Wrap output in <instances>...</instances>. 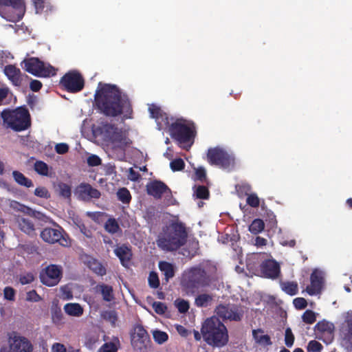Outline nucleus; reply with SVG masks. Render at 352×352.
I'll list each match as a JSON object with an SVG mask.
<instances>
[{"label": "nucleus", "mask_w": 352, "mask_h": 352, "mask_svg": "<svg viewBox=\"0 0 352 352\" xmlns=\"http://www.w3.org/2000/svg\"><path fill=\"white\" fill-rule=\"evenodd\" d=\"M95 102L98 109L107 116L123 115L124 119L131 118L133 108L129 96L115 85L99 83Z\"/></svg>", "instance_id": "1"}, {"label": "nucleus", "mask_w": 352, "mask_h": 352, "mask_svg": "<svg viewBox=\"0 0 352 352\" xmlns=\"http://www.w3.org/2000/svg\"><path fill=\"white\" fill-rule=\"evenodd\" d=\"M188 233L184 223L173 222L163 227L156 240L157 245L166 252H174L184 245Z\"/></svg>", "instance_id": "2"}, {"label": "nucleus", "mask_w": 352, "mask_h": 352, "mask_svg": "<svg viewBox=\"0 0 352 352\" xmlns=\"http://www.w3.org/2000/svg\"><path fill=\"white\" fill-rule=\"evenodd\" d=\"M201 332L204 341L212 347L221 348L228 342L227 328L217 318H207L202 324Z\"/></svg>", "instance_id": "3"}, {"label": "nucleus", "mask_w": 352, "mask_h": 352, "mask_svg": "<svg viewBox=\"0 0 352 352\" xmlns=\"http://www.w3.org/2000/svg\"><path fill=\"white\" fill-rule=\"evenodd\" d=\"M212 276L201 265L186 270L182 277V286L188 295H194L199 288L209 287L212 282Z\"/></svg>", "instance_id": "4"}, {"label": "nucleus", "mask_w": 352, "mask_h": 352, "mask_svg": "<svg viewBox=\"0 0 352 352\" xmlns=\"http://www.w3.org/2000/svg\"><path fill=\"white\" fill-rule=\"evenodd\" d=\"M93 131L96 135L101 137L104 141L111 142L122 149L131 143L122 129L107 121L100 122L94 127Z\"/></svg>", "instance_id": "5"}, {"label": "nucleus", "mask_w": 352, "mask_h": 352, "mask_svg": "<svg viewBox=\"0 0 352 352\" xmlns=\"http://www.w3.org/2000/svg\"><path fill=\"white\" fill-rule=\"evenodd\" d=\"M1 118L3 125L15 131H24L31 124L30 113L25 108H19L14 111L3 110Z\"/></svg>", "instance_id": "6"}, {"label": "nucleus", "mask_w": 352, "mask_h": 352, "mask_svg": "<svg viewBox=\"0 0 352 352\" xmlns=\"http://www.w3.org/2000/svg\"><path fill=\"white\" fill-rule=\"evenodd\" d=\"M169 132L173 139L177 141L182 147H188L193 143L195 131L193 125L187 124L186 120H177L169 127Z\"/></svg>", "instance_id": "7"}, {"label": "nucleus", "mask_w": 352, "mask_h": 352, "mask_svg": "<svg viewBox=\"0 0 352 352\" xmlns=\"http://www.w3.org/2000/svg\"><path fill=\"white\" fill-rule=\"evenodd\" d=\"M25 12L24 0H0V16L8 21H19Z\"/></svg>", "instance_id": "8"}, {"label": "nucleus", "mask_w": 352, "mask_h": 352, "mask_svg": "<svg viewBox=\"0 0 352 352\" xmlns=\"http://www.w3.org/2000/svg\"><path fill=\"white\" fill-rule=\"evenodd\" d=\"M24 69L28 73L39 78H49L56 74V69L50 63H45L37 57L23 60Z\"/></svg>", "instance_id": "9"}, {"label": "nucleus", "mask_w": 352, "mask_h": 352, "mask_svg": "<svg viewBox=\"0 0 352 352\" xmlns=\"http://www.w3.org/2000/svg\"><path fill=\"white\" fill-rule=\"evenodd\" d=\"M208 162L223 169H231L234 166V157L219 147L210 148L207 152Z\"/></svg>", "instance_id": "10"}, {"label": "nucleus", "mask_w": 352, "mask_h": 352, "mask_svg": "<svg viewBox=\"0 0 352 352\" xmlns=\"http://www.w3.org/2000/svg\"><path fill=\"white\" fill-rule=\"evenodd\" d=\"M59 85L67 92L75 94L83 89L85 80L79 72L71 70L60 78Z\"/></svg>", "instance_id": "11"}, {"label": "nucleus", "mask_w": 352, "mask_h": 352, "mask_svg": "<svg viewBox=\"0 0 352 352\" xmlns=\"http://www.w3.org/2000/svg\"><path fill=\"white\" fill-rule=\"evenodd\" d=\"M215 312L223 320L240 322L244 316V310L241 305L230 303L219 305Z\"/></svg>", "instance_id": "12"}, {"label": "nucleus", "mask_w": 352, "mask_h": 352, "mask_svg": "<svg viewBox=\"0 0 352 352\" xmlns=\"http://www.w3.org/2000/svg\"><path fill=\"white\" fill-rule=\"evenodd\" d=\"M41 237L44 241L50 244L58 243L63 247H69L71 245L68 236L60 228H45L41 231Z\"/></svg>", "instance_id": "13"}, {"label": "nucleus", "mask_w": 352, "mask_h": 352, "mask_svg": "<svg viewBox=\"0 0 352 352\" xmlns=\"http://www.w3.org/2000/svg\"><path fill=\"white\" fill-rule=\"evenodd\" d=\"M63 276V268L60 265L50 264L43 269L39 274L41 282L47 286L54 287L59 283Z\"/></svg>", "instance_id": "14"}, {"label": "nucleus", "mask_w": 352, "mask_h": 352, "mask_svg": "<svg viewBox=\"0 0 352 352\" xmlns=\"http://www.w3.org/2000/svg\"><path fill=\"white\" fill-rule=\"evenodd\" d=\"M146 190L148 195L153 197L155 199H161L164 195L168 201L173 199L171 190L161 180L154 179L147 183Z\"/></svg>", "instance_id": "15"}, {"label": "nucleus", "mask_w": 352, "mask_h": 352, "mask_svg": "<svg viewBox=\"0 0 352 352\" xmlns=\"http://www.w3.org/2000/svg\"><path fill=\"white\" fill-rule=\"evenodd\" d=\"M150 342V337L146 329L142 325H137L131 336V343L134 348L142 350L146 348Z\"/></svg>", "instance_id": "16"}, {"label": "nucleus", "mask_w": 352, "mask_h": 352, "mask_svg": "<svg viewBox=\"0 0 352 352\" xmlns=\"http://www.w3.org/2000/svg\"><path fill=\"white\" fill-rule=\"evenodd\" d=\"M310 282V285L307 286L306 288L307 292L310 296L320 294L324 284L322 273L318 270H314L311 274Z\"/></svg>", "instance_id": "17"}, {"label": "nucleus", "mask_w": 352, "mask_h": 352, "mask_svg": "<svg viewBox=\"0 0 352 352\" xmlns=\"http://www.w3.org/2000/svg\"><path fill=\"white\" fill-rule=\"evenodd\" d=\"M76 193L82 200L91 198L99 199L101 196V193L98 189L93 188L87 183H81L78 185L76 188Z\"/></svg>", "instance_id": "18"}, {"label": "nucleus", "mask_w": 352, "mask_h": 352, "mask_svg": "<svg viewBox=\"0 0 352 352\" xmlns=\"http://www.w3.org/2000/svg\"><path fill=\"white\" fill-rule=\"evenodd\" d=\"M260 267L261 273L266 278L274 279L279 276L280 266L275 261L266 260L261 263Z\"/></svg>", "instance_id": "19"}, {"label": "nucleus", "mask_w": 352, "mask_h": 352, "mask_svg": "<svg viewBox=\"0 0 352 352\" xmlns=\"http://www.w3.org/2000/svg\"><path fill=\"white\" fill-rule=\"evenodd\" d=\"M32 346L30 341L21 336H14L10 344L11 352H32Z\"/></svg>", "instance_id": "20"}, {"label": "nucleus", "mask_w": 352, "mask_h": 352, "mask_svg": "<svg viewBox=\"0 0 352 352\" xmlns=\"http://www.w3.org/2000/svg\"><path fill=\"white\" fill-rule=\"evenodd\" d=\"M114 253L119 258L121 264L124 267H127L133 256L131 249L124 244L118 246L114 250Z\"/></svg>", "instance_id": "21"}, {"label": "nucleus", "mask_w": 352, "mask_h": 352, "mask_svg": "<svg viewBox=\"0 0 352 352\" xmlns=\"http://www.w3.org/2000/svg\"><path fill=\"white\" fill-rule=\"evenodd\" d=\"M4 73L14 85L20 86L21 85L22 79L20 69L13 65H8L5 67Z\"/></svg>", "instance_id": "22"}, {"label": "nucleus", "mask_w": 352, "mask_h": 352, "mask_svg": "<svg viewBox=\"0 0 352 352\" xmlns=\"http://www.w3.org/2000/svg\"><path fill=\"white\" fill-rule=\"evenodd\" d=\"M16 223L19 228L24 233L29 236L35 234L34 224L30 218H25L23 217H18L16 218Z\"/></svg>", "instance_id": "23"}, {"label": "nucleus", "mask_w": 352, "mask_h": 352, "mask_svg": "<svg viewBox=\"0 0 352 352\" xmlns=\"http://www.w3.org/2000/svg\"><path fill=\"white\" fill-rule=\"evenodd\" d=\"M97 292H100L102 298L106 302H111L114 299L113 289L112 286L104 283L98 284L96 287Z\"/></svg>", "instance_id": "24"}, {"label": "nucleus", "mask_w": 352, "mask_h": 352, "mask_svg": "<svg viewBox=\"0 0 352 352\" xmlns=\"http://www.w3.org/2000/svg\"><path fill=\"white\" fill-rule=\"evenodd\" d=\"M159 269L163 273L166 283L175 276V268L172 263L167 261H160Z\"/></svg>", "instance_id": "25"}, {"label": "nucleus", "mask_w": 352, "mask_h": 352, "mask_svg": "<svg viewBox=\"0 0 352 352\" xmlns=\"http://www.w3.org/2000/svg\"><path fill=\"white\" fill-rule=\"evenodd\" d=\"M64 310L72 316L79 317L83 314V308L78 303H67L64 306Z\"/></svg>", "instance_id": "26"}, {"label": "nucleus", "mask_w": 352, "mask_h": 352, "mask_svg": "<svg viewBox=\"0 0 352 352\" xmlns=\"http://www.w3.org/2000/svg\"><path fill=\"white\" fill-rule=\"evenodd\" d=\"M12 177L14 181L20 186L30 188L34 186L32 181L26 177L22 173L18 170H14L12 172Z\"/></svg>", "instance_id": "27"}, {"label": "nucleus", "mask_w": 352, "mask_h": 352, "mask_svg": "<svg viewBox=\"0 0 352 352\" xmlns=\"http://www.w3.org/2000/svg\"><path fill=\"white\" fill-rule=\"evenodd\" d=\"M282 290L290 296L296 295L298 292V285L294 281H285L280 283Z\"/></svg>", "instance_id": "28"}, {"label": "nucleus", "mask_w": 352, "mask_h": 352, "mask_svg": "<svg viewBox=\"0 0 352 352\" xmlns=\"http://www.w3.org/2000/svg\"><path fill=\"white\" fill-rule=\"evenodd\" d=\"M263 333V331L261 329H254L252 331L254 339L257 343L261 344L271 345L272 342L270 337L268 335H260V333Z\"/></svg>", "instance_id": "29"}, {"label": "nucleus", "mask_w": 352, "mask_h": 352, "mask_svg": "<svg viewBox=\"0 0 352 352\" xmlns=\"http://www.w3.org/2000/svg\"><path fill=\"white\" fill-rule=\"evenodd\" d=\"M51 314L52 320L54 324H59L63 322V314L60 307L57 304L53 303L52 305Z\"/></svg>", "instance_id": "30"}, {"label": "nucleus", "mask_w": 352, "mask_h": 352, "mask_svg": "<svg viewBox=\"0 0 352 352\" xmlns=\"http://www.w3.org/2000/svg\"><path fill=\"white\" fill-rule=\"evenodd\" d=\"M212 300V296L208 294H201L195 298V304L198 307H206L210 304Z\"/></svg>", "instance_id": "31"}, {"label": "nucleus", "mask_w": 352, "mask_h": 352, "mask_svg": "<svg viewBox=\"0 0 352 352\" xmlns=\"http://www.w3.org/2000/svg\"><path fill=\"white\" fill-rule=\"evenodd\" d=\"M334 325L333 323L326 320H322L318 322L315 326V330L321 333H331L333 331Z\"/></svg>", "instance_id": "32"}, {"label": "nucleus", "mask_w": 352, "mask_h": 352, "mask_svg": "<svg viewBox=\"0 0 352 352\" xmlns=\"http://www.w3.org/2000/svg\"><path fill=\"white\" fill-rule=\"evenodd\" d=\"M265 228V223L261 219H255L249 226V230L252 234H257L261 232Z\"/></svg>", "instance_id": "33"}, {"label": "nucleus", "mask_w": 352, "mask_h": 352, "mask_svg": "<svg viewBox=\"0 0 352 352\" xmlns=\"http://www.w3.org/2000/svg\"><path fill=\"white\" fill-rule=\"evenodd\" d=\"M120 342L116 339V342H105L99 349L98 352H117L118 350Z\"/></svg>", "instance_id": "34"}, {"label": "nucleus", "mask_w": 352, "mask_h": 352, "mask_svg": "<svg viewBox=\"0 0 352 352\" xmlns=\"http://www.w3.org/2000/svg\"><path fill=\"white\" fill-rule=\"evenodd\" d=\"M34 170L39 175L47 176L49 173L48 165L43 161H36L34 165Z\"/></svg>", "instance_id": "35"}, {"label": "nucleus", "mask_w": 352, "mask_h": 352, "mask_svg": "<svg viewBox=\"0 0 352 352\" xmlns=\"http://www.w3.org/2000/svg\"><path fill=\"white\" fill-rule=\"evenodd\" d=\"M104 228L108 232L115 234L120 230V226L115 219L110 218L106 221Z\"/></svg>", "instance_id": "36"}, {"label": "nucleus", "mask_w": 352, "mask_h": 352, "mask_svg": "<svg viewBox=\"0 0 352 352\" xmlns=\"http://www.w3.org/2000/svg\"><path fill=\"white\" fill-rule=\"evenodd\" d=\"M118 199L124 204H128L131 199V195L126 188H120L117 192Z\"/></svg>", "instance_id": "37"}, {"label": "nucleus", "mask_w": 352, "mask_h": 352, "mask_svg": "<svg viewBox=\"0 0 352 352\" xmlns=\"http://www.w3.org/2000/svg\"><path fill=\"white\" fill-rule=\"evenodd\" d=\"M144 218L148 223H153L156 220V210L155 207L151 206L147 208L144 212Z\"/></svg>", "instance_id": "38"}, {"label": "nucleus", "mask_w": 352, "mask_h": 352, "mask_svg": "<svg viewBox=\"0 0 352 352\" xmlns=\"http://www.w3.org/2000/svg\"><path fill=\"white\" fill-rule=\"evenodd\" d=\"M154 340L159 344H162L167 341L168 338V334L160 330H155L153 332Z\"/></svg>", "instance_id": "39"}, {"label": "nucleus", "mask_w": 352, "mask_h": 352, "mask_svg": "<svg viewBox=\"0 0 352 352\" xmlns=\"http://www.w3.org/2000/svg\"><path fill=\"white\" fill-rule=\"evenodd\" d=\"M302 319L306 324H314L316 320V314L312 310L307 309L302 314Z\"/></svg>", "instance_id": "40"}, {"label": "nucleus", "mask_w": 352, "mask_h": 352, "mask_svg": "<svg viewBox=\"0 0 352 352\" xmlns=\"http://www.w3.org/2000/svg\"><path fill=\"white\" fill-rule=\"evenodd\" d=\"M175 305L180 314L186 313L190 308L189 302L184 299H177Z\"/></svg>", "instance_id": "41"}, {"label": "nucleus", "mask_w": 352, "mask_h": 352, "mask_svg": "<svg viewBox=\"0 0 352 352\" xmlns=\"http://www.w3.org/2000/svg\"><path fill=\"white\" fill-rule=\"evenodd\" d=\"M195 193L198 199H207L209 197V190L204 186H198Z\"/></svg>", "instance_id": "42"}, {"label": "nucleus", "mask_w": 352, "mask_h": 352, "mask_svg": "<svg viewBox=\"0 0 352 352\" xmlns=\"http://www.w3.org/2000/svg\"><path fill=\"white\" fill-rule=\"evenodd\" d=\"M170 166L173 171H181L184 169L185 163L182 158H177L170 162Z\"/></svg>", "instance_id": "43"}, {"label": "nucleus", "mask_w": 352, "mask_h": 352, "mask_svg": "<svg viewBox=\"0 0 352 352\" xmlns=\"http://www.w3.org/2000/svg\"><path fill=\"white\" fill-rule=\"evenodd\" d=\"M59 195L64 198H70L72 195L71 187L65 183L58 184Z\"/></svg>", "instance_id": "44"}, {"label": "nucleus", "mask_w": 352, "mask_h": 352, "mask_svg": "<svg viewBox=\"0 0 352 352\" xmlns=\"http://www.w3.org/2000/svg\"><path fill=\"white\" fill-rule=\"evenodd\" d=\"M148 284L149 286L153 289H157L160 286V280L156 272H150L148 276Z\"/></svg>", "instance_id": "45"}, {"label": "nucleus", "mask_w": 352, "mask_h": 352, "mask_svg": "<svg viewBox=\"0 0 352 352\" xmlns=\"http://www.w3.org/2000/svg\"><path fill=\"white\" fill-rule=\"evenodd\" d=\"M323 346L319 342L316 340H311L307 345V349L308 352H321Z\"/></svg>", "instance_id": "46"}, {"label": "nucleus", "mask_w": 352, "mask_h": 352, "mask_svg": "<svg viewBox=\"0 0 352 352\" xmlns=\"http://www.w3.org/2000/svg\"><path fill=\"white\" fill-rule=\"evenodd\" d=\"M152 307L156 314L159 315H163L167 311L166 305L162 302L155 301L153 303Z\"/></svg>", "instance_id": "47"}, {"label": "nucleus", "mask_w": 352, "mask_h": 352, "mask_svg": "<svg viewBox=\"0 0 352 352\" xmlns=\"http://www.w3.org/2000/svg\"><path fill=\"white\" fill-rule=\"evenodd\" d=\"M34 195L40 198L48 199L50 197L48 190L44 186L37 187L34 190Z\"/></svg>", "instance_id": "48"}, {"label": "nucleus", "mask_w": 352, "mask_h": 352, "mask_svg": "<svg viewBox=\"0 0 352 352\" xmlns=\"http://www.w3.org/2000/svg\"><path fill=\"white\" fill-rule=\"evenodd\" d=\"M294 336L292 331V329L288 327L285 329V343L287 346L291 347L294 342Z\"/></svg>", "instance_id": "49"}, {"label": "nucleus", "mask_w": 352, "mask_h": 352, "mask_svg": "<svg viewBox=\"0 0 352 352\" xmlns=\"http://www.w3.org/2000/svg\"><path fill=\"white\" fill-rule=\"evenodd\" d=\"M91 270L98 275L103 276L106 274V269L101 263L94 261L91 265Z\"/></svg>", "instance_id": "50"}, {"label": "nucleus", "mask_w": 352, "mask_h": 352, "mask_svg": "<svg viewBox=\"0 0 352 352\" xmlns=\"http://www.w3.org/2000/svg\"><path fill=\"white\" fill-rule=\"evenodd\" d=\"M15 290L11 287H6L3 289L4 298L8 300L14 301L15 299Z\"/></svg>", "instance_id": "51"}, {"label": "nucleus", "mask_w": 352, "mask_h": 352, "mask_svg": "<svg viewBox=\"0 0 352 352\" xmlns=\"http://www.w3.org/2000/svg\"><path fill=\"white\" fill-rule=\"evenodd\" d=\"M246 202L249 206L253 208L258 207L260 204L259 199L256 194L249 195L247 197Z\"/></svg>", "instance_id": "52"}, {"label": "nucleus", "mask_w": 352, "mask_h": 352, "mask_svg": "<svg viewBox=\"0 0 352 352\" xmlns=\"http://www.w3.org/2000/svg\"><path fill=\"white\" fill-rule=\"evenodd\" d=\"M61 298L63 300H71L73 298V293L72 289L67 286L65 285L60 288Z\"/></svg>", "instance_id": "53"}, {"label": "nucleus", "mask_w": 352, "mask_h": 352, "mask_svg": "<svg viewBox=\"0 0 352 352\" xmlns=\"http://www.w3.org/2000/svg\"><path fill=\"white\" fill-rule=\"evenodd\" d=\"M26 300L31 302H38L41 300V297L37 294L36 290L32 289L27 293Z\"/></svg>", "instance_id": "54"}, {"label": "nucleus", "mask_w": 352, "mask_h": 352, "mask_svg": "<svg viewBox=\"0 0 352 352\" xmlns=\"http://www.w3.org/2000/svg\"><path fill=\"white\" fill-rule=\"evenodd\" d=\"M293 303L297 309H303L307 305V300L304 298H296L294 300Z\"/></svg>", "instance_id": "55"}, {"label": "nucleus", "mask_w": 352, "mask_h": 352, "mask_svg": "<svg viewBox=\"0 0 352 352\" xmlns=\"http://www.w3.org/2000/svg\"><path fill=\"white\" fill-rule=\"evenodd\" d=\"M101 162V159L96 155H91L87 158V164L90 166H98Z\"/></svg>", "instance_id": "56"}, {"label": "nucleus", "mask_w": 352, "mask_h": 352, "mask_svg": "<svg viewBox=\"0 0 352 352\" xmlns=\"http://www.w3.org/2000/svg\"><path fill=\"white\" fill-rule=\"evenodd\" d=\"M206 177V170L203 167H199L195 170V179L204 182Z\"/></svg>", "instance_id": "57"}, {"label": "nucleus", "mask_w": 352, "mask_h": 352, "mask_svg": "<svg viewBox=\"0 0 352 352\" xmlns=\"http://www.w3.org/2000/svg\"><path fill=\"white\" fill-rule=\"evenodd\" d=\"M55 151L58 154H65L69 151V146L66 143H59L55 146Z\"/></svg>", "instance_id": "58"}, {"label": "nucleus", "mask_w": 352, "mask_h": 352, "mask_svg": "<svg viewBox=\"0 0 352 352\" xmlns=\"http://www.w3.org/2000/svg\"><path fill=\"white\" fill-rule=\"evenodd\" d=\"M9 92L8 87H0V106L6 104L4 101L8 98Z\"/></svg>", "instance_id": "59"}, {"label": "nucleus", "mask_w": 352, "mask_h": 352, "mask_svg": "<svg viewBox=\"0 0 352 352\" xmlns=\"http://www.w3.org/2000/svg\"><path fill=\"white\" fill-rule=\"evenodd\" d=\"M149 111L151 113V117L155 119H158L162 115V111L160 108L155 105H152L151 107H149Z\"/></svg>", "instance_id": "60"}, {"label": "nucleus", "mask_w": 352, "mask_h": 352, "mask_svg": "<svg viewBox=\"0 0 352 352\" xmlns=\"http://www.w3.org/2000/svg\"><path fill=\"white\" fill-rule=\"evenodd\" d=\"M42 82L38 80H32L30 83V88L32 91L37 92L42 88Z\"/></svg>", "instance_id": "61"}, {"label": "nucleus", "mask_w": 352, "mask_h": 352, "mask_svg": "<svg viewBox=\"0 0 352 352\" xmlns=\"http://www.w3.org/2000/svg\"><path fill=\"white\" fill-rule=\"evenodd\" d=\"M36 13L41 12L45 8V0H32Z\"/></svg>", "instance_id": "62"}, {"label": "nucleus", "mask_w": 352, "mask_h": 352, "mask_svg": "<svg viewBox=\"0 0 352 352\" xmlns=\"http://www.w3.org/2000/svg\"><path fill=\"white\" fill-rule=\"evenodd\" d=\"M34 280V276L29 273L20 277V283L22 285L30 284Z\"/></svg>", "instance_id": "63"}, {"label": "nucleus", "mask_w": 352, "mask_h": 352, "mask_svg": "<svg viewBox=\"0 0 352 352\" xmlns=\"http://www.w3.org/2000/svg\"><path fill=\"white\" fill-rule=\"evenodd\" d=\"M140 177V175L138 172L135 171L133 168H130L129 170V179L131 181H138Z\"/></svg>", "instance_id": "64"}]
</instances>
